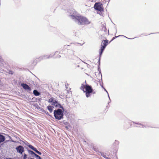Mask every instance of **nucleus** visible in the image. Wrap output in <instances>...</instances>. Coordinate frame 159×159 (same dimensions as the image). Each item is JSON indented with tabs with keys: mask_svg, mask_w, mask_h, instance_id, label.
<instances>
[{
	"mask_svg": "<svg viewBox=\"0 0 159 159\" xmlns=\"http://www.w3.org/2000/svg\"><path fill=\"white\" fill-rule=\"evenodd\" d=\"M80 89L85 93V95L87 98L90 97L91 94L96 93V91L93 90L91 86L88 85H85L82 84Z\"/></svg>",
	"mask_w": 159,
	"mask_h": 159,
	"instance_id": "1",
	"label": "nucleus"
},
{
	"mask_svg": "<svg viewBox=\"0 0 159 159\" xmlns=\"http://www.w3.org/2000/svg\"><path fill=\"white\" fill-rule=\"evenodd\" d=\"M72 19H75V21H77L80 25H84L89 24L90 21L85 17L81 16L70 15Z\"/></svg>",
	"mask_w": 159,
	"mask_h": 159,
	"instance_id": "2",
	"label": "nucleus"
},
{
	"mask_svg": "<svg viewBox=\"0 0 159 159\" xmlns=\"http://www.w3.org/2000/svg\"><path fill=\"white\" fill-rule=\"evenodd\" d=\"M54 116L56 119L60 120L63 118V112L61 109L55 110L54 111Z\"/></svg>",
	"mask_w": 159,
	"mask_h": 159,
	"instance_id": "3",
	"label": "nucleus"
},
{
	"mask_svg": "<svg viewBox=\"0 0 159 159\" xmlns=\"http://www.w3.org/2000/svg\"><path fill=\"white\" fill-rule=\"evenodd\" d=\"M94 8L95 10L100 12L99 13L98 12V13L100 15H102V13L104 11L103 5L100 2L96 3L94 6Z\"/></svg>",
	"mask_w": 159,
	"mask_h": 159,
	"instance_id": "4",
	"label": "nucleus"
},
{
	"mask_svg": "<svg viewBox=\"0 0 159 159\" xmlns=\"http://www.w3.org/2000/svg\"><path fill=\"white\" fill-rule=\"evenodd\" d=\"M108 44V40L107 39L102 41L101 44V49L100 52V55H101L106 46Z\"/></svg>",
	"mask_w": 159,
	"mask_h": 159,
	"instance_id": "5",
	"label": "nucleus"
},
{
	"mask_svg": "<svg viewBox=\"0 0 159 159\" xmlns=\"http://www.w3.org/2000/svg\"><path fill=\"white\" fill-rule=\"evenodd\" d=\"M16 149L18 152H19L20 154H22V153L24 151V148L21 145L17 147Z\"/></svg>",
	"mask_w": 159,
	"mask_h": 159,
	"instance_id": "6",
	"label": "nucleus"
},
{
	"mask_svg": "<svg viewBox=\"0 0 159 159\" xmlns=\"http://www.w3.org/2000/svg\"><path fill=\"white\" fill-rule=\"evenodd\" d=\"M28 147H29V148H31V149L33 150L34 151H35L38 154L40 155H41V154L42 153L40 152L39 151H38V150H37L36 149V148H34L32 145H29L28 146Z\"/></svg>",
	"mask_w": 159,
	"mask_h": 159,
	"instance_id": "7",
	"label": "nucleus"
},
{
	"mask_svg": "<svg viewBox=\"0 0 159 159\" xmlns=\"http://www.w3.org/2000/svg\"><path fill=\"white\" fill-rule=\"evenodd\" d=\"M42 58L41 57L36 58L33 61L32 64L34 65H36L38 62L40 61L41 60Z\"/></svg>",
	"mask_w": 159,
	"mask_h": 159,
	"instance_id": "8",
	"label": "nucleus"
},
{
	"mask_svg": "<svg viewBox=\"0 0 159 159\" xmlns=\"http://www.w3.org/2000/svg\"><path fill=\"white\" fill-rule=\"evenodd\" d=\"M21 85L25 89L28 90L29 91L31 90V88L27 84H22Z\"/></svg>",
	"mask_w": 159,
	"mask_h": 159,
	"instance_id": "9",
	"label": "nucleus"
},
{
	"mask_svg": "<svg viewBox=\"0 0 159 159\" xmlns=\"http://www.w3.org/2000/svg\"><path fill=\"white\" fill-rule=\"evenodd\" d=\"M55 103L52 104V105H54L56 107H58L59 108H61L63 109V107L61 106V105L57 102L55 101Z\"/></svg>",
	"mask_w": 159,
	"mask_h": 159,
	"instance_id": "10",
	"label": "nucleus"
},
{
	"mask_svg": "<svg viewBox=\"0 0 159 159\" xmlns=\"http://www.w3.org/2000/svg\"><path fill=\"white\" fill-rule=\"evenodd\" d=\"M55 101H57L53 97H52L50 98L48 101V102L50 103H52V104L55 103Z\"/></svg>",
	"mask_w": 159,
	"mask_h": 159,
	"instance_id": "11",
	"label": "nucleus"
},
{
	"mask_svg": "<svg viewBox=\"0 0 159 159\" xmlns=\"http://www.w3.org/2000/svg\"><path fill=\"white\" fill-rule=\"evenodd\" d=\"M5 139V138L3 135L0 134V143L4 142Z\"/></svg>",
	"mask_w": 159,
	"mask_h": 159,
	"instance_id": "12",
	"label": "nucleus"
},
{
	"mask_svg": "<svg viewBox=\"0 0 159 159\" xmlns=\"http://www.w3.org/2000/svg\"><path fill=\"white\" fill-rule=\"evenodd\" d=\"M59 54L60 52L58 51H57L55 53L54 56L56 57L59 58L61 57V56L59 55Z\"/></svg>",
	"mask_w": 159,
	"mask_h": 159,
	"instance_id": "13",
	"label": "nucleus"
},
{
	"mask_svg": "<svg viewBox=\"0 0 159 159\" xmlns=\"http://www.w3.org/2000/svg\"><path fill=\"white\" fill-rule=\"evenodd\" d=\"M33 92V94L36 96H39L40 94V93L36 90H34Z\"/></svg>",
	"mask_w": 159,
	"mask_h": 159,
	"instance_id": "14",
	"label": "nucleus"
},
{
	"mask_svg": "<svg viewBox=\"0 0 159 159\" xmlns=\"http://www.w3.org/2000/svg\"><path fill=\"white\" fill-rule=\"evenodd\" d=\"M53 107L49 105L48 106V109L50 112H51L53 110Z\"/></svg>",
	"mask_w": 159,
	"mask_h": 159,
	"instance_id": "15",
	"label": "nucleus"
},
{
	"mask_svg": "<svg viewBox=\"0 0 159 159\" xmlns=\"http://www.w3.org/2000/svg\"><path fill=\"white\" fill-rule=\"evenodd\" d=\"M29 152L31 155H34L35 154V153L34 152L31 150H29Z\"/></svg>",
	"mask_w": 159,
	"mask_h": 159,
	"instance_id": "16",
	"label": "nucleus"
},
{
	"mask_svg": "<svg viewBox=\"0 0 159 159\" xmlns=\"http://www.w3.org/2000/svg\"><path fill=\"white\" fill-rule=\"evenodd\" d=\"M34 156H35V157H36L38 159H41V157L38 155L36 154H35L34 155Z\"/></svg>",
	"mask_w": 159,
	"mask_h": 159,
	"instance_id": "17",
	"label": "nucleus"
},
{
	"mask_svg": "<svg viewBox=\"0 0 159 159\" xmlns=\"http://www.w3.org/2000/svg\"><path fill=\"white\" fill-rule=\"evenodd\" d=\"M102 156L106 158V159H108V158L106 157V155H105L104 154H102Z\"/></svg>",
	"mask_w": 159,
	"mask_h": 159,
	"instance_id": "18",
	"label": "nucleus"
},
{
	"mask_svg": "<svg viewBox=\"0 0 159 159\" xmlns=\"http://www.w3.org/2000/svg\"><path fill=\"white\" fill-rule=\"evenodd\" d=\"M27 155L26 154H24L23 156V159H26Z\"/></svg>",
	"mask_w": 159,
	"mask_h": 159,
	"instance_id": "19",
	"label": "nucleus"
},
{
	"mask_svg": "<svg viewBox=\"0 0 159 159\" xmlns=\"http://www.w3.org/2000/svg\"><path fill=\"white\" fill-rule=\"evenodd\" d=\"M117 37V36H115V37H114L110 41L109 43H110L111 41H112V40H113L114 39L116 38Z\"/></svg>",
	"mask_w": 159,
	"mask_h": 159,
	"instance_id": "20",
	"label": "nucleus"
},
{
	"mask_svg": "<svg viewBox=\"0 0 159 159\" xmlns=\"http://www.w3.org/2000/svg\"><path fill=\"white\" fill-rule=\"evenodd\" d=\"M9 73L10 74H13V72L11 70V71H9Z\"/></svg>",
	"mask_w": 159,
	"mask_h": 159,
	"instance_id": "21",
	"label": "nucleus"
},
{
	"mask_svg": "<svg viewBox=\"0 0 159 159\" xmlns=\"http://www.w3.org/2000/svg\"><path fill=\"white\" fill-rule=\"evenodd\" d=\"M30 159H34L32 158H30Z\"/></svg>",
	"mask_w": 159,
	"mask_h": 159,
	"instance_id": "22",
	"label": "nucleus"
}]
</instances>
